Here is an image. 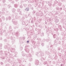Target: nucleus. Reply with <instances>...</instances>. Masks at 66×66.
Here are the masks:
<instances>
[{
  "label": "nucleus",
  "instance_id": "obj_1",
  "mask_svg": "<svg viewBox=\"0 0 66 66\" xmlns=\"http://www.w3.org/2000/svg\"><path fill=\"white\" fill-rule=\"evenodd\" d=\"M12 21L14 24L15 25H17L18 24V22L17 21H16L15 19H13L12 20Z\"/></svg>",
  "mask_w": 66,
  "mask_h": 66
},
{
  "label": "nucleus",
  "instance_id": "obj_2",
  "mask_svg": "<svg viewBox=\"0 0 66 66\" xmlns=\"http://www.w3.org/2000/svg\"><path fill=\"white\" fill-rule=\"evenodd\" d=\"M39 64V61L37 60H36L35 62V64L36 65H38V64Z\"/></svg>",
  "mask_w": 66,
  "mask_h": 66
},
{
  "label": "nucleus",
  "instance_id": "obj_3",
  "mask_svg": "<svg viewBox=\"0 0 66 66\" xmlns=\"http://www.w3.org/2000/svg\"><path fill=\"white\" fill-rule=\"evenodd\" d=\"M25 50L26 52L27 53H29V51H30V50L29 48H25Z\"/></svg>",
  "mask_w": 66,
  "mask_h": 66
},
{
  "label": "nucleus",
  "instance_id": "obj_4",
  "mask_svg": "<svg viewBox=\"0 0 66 66\" xmlns=\"http://www.w3.org/2000/svg\"><path fill=\"white\" fill-rule=\"evenodd\" d=\"M15 51V48H12L11 50V51L12 52H14Z\"/></svg>",
  "mask_w": 66,
  "mask_h": 66
},
{
  "label": "nucleus",
  "instance_id": "obj_5",
  "mask_svg": "<svg viewBox=\"0 0 66 66\" xmlns=\"http://www.w3.org/2000/svg\"><path fill=\"white\" fill-rule=\"evenodd\" d=\"M9 1H10L11 3H14V0H9Z\"/></svg>",
  "mask_w": 66,
  "mask_h": 66
},
{
  "label": "nucleus",
  "instance_id": "obj_6",
  "mask_svg": "<svg viewBox=\"0 0 66 66\" xmlns=\"http://www.w3.org/2000/svg\"><path fill=\"white\" fill-rule=\"evenodd\" d=\"M44 65H45L46 66H48V63H47V62H45L44 63Z\"/></svg>",
  "mask_w": 66,
  "mask_h": 66
},
{
  "label": "nucleus",
  "instance_id": "obj_7",
  "mask_svg": "<svg viewBox=\"0 0 66 66\" xmlns=\"http://www.w3.org/2000/svg\"><path fill=\"white\" fill-rule=\"evenodd\" d=\"M25 10L26 11L28 12V11H29V8H26L25 9Z\"/></svg>",
  "mask_w": 66,
  "mask_h": 66
},
{
  "label": "nucleus",
  "instance_id": "obj_8",
  "mask_svg": "<svg viewBox=\"0 0 66 66\" xmlns=\"http://www.w3.org/2000/svg\"><path fill=\"white\" fill-rule=\"evenodd\" d=\"M22 55L23 56H26V54H25L24 53H23V52H22Z\"/></svg>",
  "mask_w": 66,
  "mask_h": 66
},
{
  "label": "nucleus",
  "instance_id": "obj_9",
  "mask_svg": "<svg viewBox=\"0 0 66 66\" xmlns=\"http://www.w3.org/2000/svg\"><path fill=\"white\" fill-rule=\"evenodd\" d=\"M12 12H14L15 11H16V10H15V9L13 8L12 10Z\"/></svg>",
  "mask_w": 66,
  "mask_h": 66
},
{
  "label": "nucleus",
  "instance_id": "obj_10",
  "mask_svg": "<svg viewBox=\"0 0 66 66\" xmlns=\"http://www.w3.org/2000/svg\"><path fill=\"white\" fill-rule=\"evenodd\" d=\"M59 21V19H56L55 21V22H56V23L57 22H58Z\"/></svg>",
  "mask_w": 66,
  "mask_h": 66
},
{
  "label": "nucleus",
  "instance_id": "obj_11",
  "mask_svg": "<svg viewBox=\"0 0 66 66\" xmlns=\"http://www.w3.org/2000/svg\"><path fill=\"white\" fill-rule=\"evenodd\" d=\"M14 6L15 7H16L17 8L18 7V5L17 4H15L14 5Z\"/></svg>",
  "mask_w": 66,
  "mask_h": 66
},
{
  "label": "nucleus",
  "instance_id": "obj_12",
  "mask_svg": "<svg viewBox=\"0 0 66 66\" xmlns=\"http://www.w3.org/2000/svg\"><path fill=\"white\" fill-rule=\"evenodd\" d=\"M2 44L0 43V49H1L2 48L1 47H2Z\"/></svg>",
  "mask_w": 66,
  "mask_h": 66
},
{
  "label": "nucleus",
  "instance_id": "obj_13",
  "mask_svg": "<svg viewBox=\"0 0 66 66\" xmlns=\"http://www.w3.org/2000/svg\"><path fill=\"white\" fill-rule=\"evenodd\" d=\"M29 60L31 62V61H32V58H30L29 59Z\"/></svg>",
  "mask_w": 66,
  "mask_h": 66
},
{
  "label": "nucleus",
  "instance_id": "obj_14",
  "mask_svg": "<svg viewBox=\"0 0 66 66\" xmlns=\"http://www.w3.org/2000/svg\"><path fill=\"white\" fill-rule=\"evenodd\" d=\"M56 35L55 34H54L53 35V37L54 38H55L56 37Z\"/></svg>",
  "mask_w": 66,
  "mask_h": 66
},
{
  "label": "nucleus",
  "instance_id": "obj_15",
  "mask_svg": "<svg viewBox=\"0 0 66 66\" xmlns=\"http://www.w3.org/2000/svg\"><path fill=\"white\" fill-rule=\"evenodd\" d=\"M55 3L56 4H57V3H58V2L56 0H55Z\"/></svg>",
  "mask_w": 66,
  "mask_h": 66
},
{
  "label": "nucleus",
  "instance_id": "obj_16",
  "mask_svg": "<svg viewBox=\"0 0 66 66\" xmlns=\"http://www.w3.org/2000/svg\"><path fill=\"white\" fill-rule=\"evenodd\" d=\"M2 19H3V20H5V18L4 16H3L2 17Z\"/></svg>",
  "mask_w": 66,
  "mask_h": 66
},
{
  "label": "nucleus",
  "instance_id": "obj_17",
  "mask_svg": "<svg viewBox=\"0 0 66 66\" xmlns=\"http://www.w3.org/2000/svg\"><path fill=\"white\" fill-rule=\"evenodd\" d=\"M8 47H7V45H5L4 46V48L5 49H6Z\"/></svg>",
  "mask_w": 66,
  "mask_h": 66
},
{
  "label": "nucleus",
  "instance_id": "obj_18",
  "mask_svg": "<svg viewBox=\"0 0 66 66\" xmlns=\"http://www.w3.org/2000/svg\"><path fill=\"white\" fill-rule=\"evenodd\" d=\"M22 24H23V25H24V24H25V22H24V21H23L22 22Z\"/></svg>",
  "mask_w": 66,
  "mask_h": 66
},
{
  "label": "nucleus",
  "instance_id": "obj_19",
  "mask_svg": "<svg viewBox=\"0 0 66 66\" xmlns=\"http://www.w3.org/2000/svg\"><path fill=\"white\" fill-rule=\"evenodd\" d=\"M51 19L50 18L49 20H47V21H48L49 22L50 21H51Z\"/></svg>",
  "mask_w": 66,
  "mask_h": 66
},
{
  "label": "nucleus",
  "instance_id": "obj_20",
  "mask_svg": "<svg viewBox=\"0 0 66 66\" xmlns=\"http://www.w3.org/2000/svg\"><path fill=\"white\" fill-rule=\"evenodd\" d=\"M5 8H3L2 9V11H5Z\"/></svg>",
  "mask_w": 66,
  "mask_h": 66
},
{
  "label": "nucleus",
  "instance_id": "obj_21",
  "mask_svg": "<svg viewBox=\"0 0 66 66\" xmlns=\"http://www.w3.org/2000/svg\"><path fill=\"white\" fill-rule=\"evenodd\" d=\"M52 5V4L50 3H49L48 4V5H49V6H51Z\"/></svg>",
  "mask_w": 66,
  "mask_h": 66
},
{
  "label": "nucleus",
  "instance_id": "obj_22",
  "mask_svg": "<svg viewBox=\"0 0 66 66\" xmlns=\"http://www.w3.org/2000/svg\"><path fill=\"white\" fill-rule=\"evenodd\" d=\"M18 61L19 62V63L20 64V63H21V61L20 60H18Z\"/></svg>",
  "mask_w": 66,
  "mask_h": 66
},
{
  "label": "nucleus",
  "instance_id": "obj_23",
  "mask_svg": "<svg viewBox=\"0 0 66 66\" xmlns=\"http://www.w3.org/2000/svg\"><path fill=\"white\" fill-rule=\"evenodd\" d=\"M58 29H54V31H56V32H57V30H58Z\"/></svg>",
  "mask_w": 66,
  "mask_h": 66
},
{
  "label": "nucleus",
  "instance_id": "obj_24",
  "mask_svg": "<svg viewBox=\"0 0 66 66\" xmlns=\"http://www.w3.org/2000/svg\"><path fill=\"white\" fill-rule=\"evenodd\" d=\"M2 53H3L2 51H0V54H2Z\"/></svg>",
  "mask_w": 66,
  "mask_h": 66
},
{
  "label": "nucleus",
  "instance_id": "obj_25",
  "mask_svg": "<svg viewBox=\"0 0 66 66\" xmlns=\"http://www.w3.org/2000/svg\"><path fill=\"white\" fill-rule=\"evenodd\" d=\"M20 11V9H18L17 10V11L18 12H19V11Z\"/></svg>",
  "mask_w": 66,
  "mask_h": 66
},
{
  "label": "nucleus",
  "instance_id": "obj_26",
  "mask_svg": "<svg viewBox=\"0 0 66 66\" xmlns=\"http://www.w3.org/2000/svg\"><path fill=\"white\" fill-rule=\"evenodd\" d=\"M8 19H9V20H11V18L10 16H9Z\"/></svg>",
  "mask_w": 66,
  "mask_h": 66
},
{
  "label": "nucleus",
  "instance_id": "obj_27",
  "mask_svg": "<svg viewBox=\"0 0 66 66\" xmlns=\"http://www.w3.org/2000/svg\"><path fill=\"white\" fill-rule=\"evenodd\" d=\"M20 8H21V9H22V7H22V5H21L20 6Z\"/></svg>",
  "mask_w": 66,
  "mask_h": 66
},
{
  "label": "nucleus",
  "instance_id": "obj_28",
  "mask_svg": "<svg viewBox=\"0 0 66 66\" xmlns=\"http://www.w3.org/2000/svg\"><path fill=\"white\" fill-rule=\"evenodd\" d=\"M14 54L15 55H16L17 54H18L17 52H15L14 53Z\"/></svg>",
  "mask_w": 66,
  "mask_h": 66
},
{
  "label": "nucleus",
  "instance_id": "obj_29",
  "mask_svg": "<svg viewBox=\"0 0 66 66\" xmlns=\"http://www.w3.org/2000/svg\"><path fill=\"white\" fill-rule=\"evenodd\" d=\"M41 36H44V33H42L41 34Z\"/></svg>",
  "mask_w": 66,
  "mask_h": 66
},
{
  "label": "nucleus",
  "instance_id": "obj_30",
  "mask_svg": "<svg viewBox=\"0 0 66 66\" xmlns=\"http://www.w3.org/2000/svg\"><path fill=\"white\" fill-rule=\"evenodd\" d=\"M38 52H37L36 53V55H38Z\"/></svg>",
  "mask_w": 66,
  "mask_h": 66
},
{
  "label": "nucleus",
  "instance_id": "obj_31",
  "mask_svg": "<svg viewBox=\"0 0 66 66\" xmlns=\"http://www.w3.org/2000/svg\"><path fill=\"white\" fill-rule=\"evenodd\" d=\"M12 43H14L15 42V40L14 39H13L12 41Z\"/></svg>",
  "mask_w": 66,
  "mask_h": 66
},
{
  "label": "nucleus",
  "instance_id": "obj_32",
  "mask_svg": "<svg viewBox=\"0 0 66 66\" xmlns=\"http://www.w3.org/2000/svg\"><path fill=\"white\" fill-rule=\"evenodd\" d=\"M42 46H44V43H42Z\"/></svg>",
  "mask_w": 66,
  "mask_h": 66
},
{
  "label": "nucleus",
  "instance_id": "obj_33",
  "mask_svg": "<svg viewBox=\"0 0 66 66\" xmlns=\"http://www.w3.org/2000/svg\"><path fill=\"white\" fill-rule=\"evenodd\" d=\"M5 1H6L5 0H3V2L4 3L5 2Z\"/></svg>",
  "mask_w": 66,
  "mask_h": 66
},
{
  "label": "nucleus",
  "instance_id": "obj_34",
  "mask_svg": "<svg viewBox=\"0 0 66 66\" xmlns=\"http://www.w3.org/2000/svg\"><path fill=\"white\" fill-rule=\"evenodd\" d=\"M22 39H25V38L24 37H22Z\"/></svg>",
  "mask_w": 66,
  "mask_h": 66
},
{
  "label": "nucleus",
  "instance_id": "obj_35",
  "mask_svg": "<svg viewBox=\"0 0 66 66\" xmlns=\"http://www.w3.org/2000/svg\"><path fill=\"white\" fill-rule=\"evenodd\" d=\"M36 15L37 16H39V14H38V13H36Z\"/></svg>",
  "mask_w": 66,
  "mask_h": 66
},
{
  "label": "nucleus",
  "instance_id": "obj_36",
  "mask_svg": "<svg viewBox=\"0 0 66 66\" xmlns=\"http://www.w3.org/2000/svg\"><path fill=\"white\" fill-rule=\"evenodd\" d=\"M16 34H17L18 35H19V33H18V32H16Z\"/></svg>",
  "mask_w": 66,
  "mask_h": 66
},
{
  "label": "nucleus",
  "instance_id": "obj_37",
  "mask_svg": "<svg viewBox=\"0 0 66 66\" xmlns=\"http://www.w3.org/2000/svg\"><path fill=\"white\" fill-rule=\"evenodd\" d=\"M41 60H42V61H43V60H45V59H44V58H42L41 59Z\"/></svg>",
  "mask_w": 66,
  "mask_h": 66
},
{
  "label": "nucleus",
  "instance_id": "obj_38",
  "mask_svg": "<svg viewBox=\"0 0 66 66\" xmlns=\"http://www.w3.org/2000/svg\"><path fill=\"white\" fill-rule=\"evenodd\" d=\"M58 50H61V49L60 48V47H58Z\"/></svg>",
  "mask_w": 66,
  "mask_h": 66
},
{
  "label": "nucleus",
  "instance_id": "obj_39",
  "mask_svg": "<svg viewBox=\"0 0 66 66\" xmlns=\"http://www.w3.org/2000/svg\"><path fill=\"white\" fill-rule=\"evenodd\" d=\"M59 29H60V28H61V26H59Z\"/></svg>",
  "mask_w": 66,
  "mask_h": 66
},
{
  "label": "nucleus",
  "instance_id": "obj_40",
  "mask_svg": "<svg viewBox=\"0 0 66 66\" xmlns=\"http://www.w3.org/2000/svg\"><path fill=\"white\" fill-rule=\"evenodd\" d=\"M31 41L32 42V43H33V42H34V41H33V39H31Z\"/></svg>",
  "mask_w": 66,
  "mask_h": 66
},
{
  "label": "nucleus",
  "instance_id": "obj_41",
  "mask_svg": "<svg viewBox=\"0 0 66 66\" xmlns=\"http://www.w3.org/2000/svg\"><path fill=\"white\" fill-rule=\"evenodd\" d=\"M19 14L20 15H21V12H20Z\"/></svg>",
  "mask_w": 66,
  "mask_h": 66
},
{
  "label": "nucleus",
  "instance_id": "obj_42",
  "mask_svg": "<svg viewBox=\"0 0 66 66\" xmlns=\"http://www.w3.org/2000/svg\"><path fill=\"white\" fill-rule=\"evenodd\" d=\"M7 53V51H5L4 52V54H5V53Z\"/></svg>",
  "mask_w": 66,
  "mask_h": 66
},
{
  "label": "nucleus",
  "instance_id": "obj_43",
  "mask_svg": "<svg viewBox=\"0 0 66 66\" xmlns=\"http://www.w3.org/2000/svg\"><path fill=\"white\" fill-rule=\"evenodd\" d=\"M56 10H59V8H56Z\"/></svg>",
  "mask_w": 66,
  "mask_h": 66
},
{
  "label": "nucleus",
  "instance_id": "obj_44",
  "mask_svg": "<svg viewBox=\"0 0 66 66\" xmlns=\"http://www.w3.org/2000/svg\"><path fill=\"white\" fill-rule=\"evenodd\" d=\"M5 55H7V53H5Z\"/></svg>",
  "mask_w": 66,
  "mask_h": 66
},
{
  "label": "nucleus",
  "instance_id": "obj_45",
  "mask_svg": "<svg viewBox=\"0 0 66 66\" xmlns=\"http://www.w3.org/2000/svg\"><path fill=\"white\" fill-rule=\"evenodd\" d=\"M31 23H33V20H31Z\"/></svg>",
  "mask_w": 66,
  "mask_h": 66
},
{
  "label": "nucleus",
  "instance_id": "obj_46",
  "mask_svg": "<svg viewBox=\"0 0 66 66\" xmlns=\"http://www.w3.org/2000/svg\"><path fill=\"white\" fill-rule=\"evenodd\" d=\"M1 65H2V64H3V63H2V62H1Z\"/></svg>",
  "mask_w": 66,
  "mask_h": 66
},
{
  "label": "nucleus",
  "instance_id": "obj_47",
  "mask_svg": "<svg viewBox=\"0 0 66 66\" xmlns=\"http://www.w3.org/2000/svg\"><path fill=\"white\" fill-rule=\"evenodd\" d=\"M41 54H44V53L43 52H42L41 53Z\"/></svg>",
  "mask_w": 66,
  "mask_h": 66
},
{
  "label": "nucleus",
  "instance_id": "obj_48",
  "mask_svg": "<svg viewBox=\"0 0 66 66\" xmlns=\"http://www.w3.org/2000/svg\"><path fill=\"white\" fill-rule=\"evenodd\" d=\"M10 47L8 48V50H10Z\"/></svg>",
  "mask_w": 66,
  "mask_h": 66
},
{
  "label": "nucleus",
  "instance_id": "obj_49",
  "mask_svg": "<svg viewBox=\"0 0 66 66\" xmlns=\"http://www.w3.org/2000/svg\"><path fill=\"white\" fill-rule=\"evenodd\" d=\"M9 28L10 29H11V28H12V27L11 26H10V27Z\"/></svg>",
  "mask_w": 66,
  "mask_h": 66
},
{
  "label": "nucleus",
  "instance_id": "obj_50",
  "mask_svg": "<svg viewBox=\"0 0 66 66\" xmlns=\"http://www.w3.org/2000/svg\"><path fill=\"white\" fill-rule=\"evenodd\" d=\"M33 14H34L35 13V12H34V11H33Z\"/></svg>",
  "mask_w": 66,
  "mask_h": 66
},
{
  "label": "nucleus",
  "instance_id": "obj_51",
  "mask_svg": "<svg viewBox=\"0 0 66 66\" xmlns=\"http://www.w3.org/2000/svg\"><path fill=\"white\" fill-rule=\"evenodd\" d=\"M49 39H47V40H48L47 41H48V40H49Z\"/></svg>",
  "mask_w": 66,
  "mask_h": 66
},
{
  "label": "nucleus",
  "instance_id": "obj_52",
  "mask_svg": "<svg viewBox=\"0 0 66 66\" xmlns=\"http://www.w3.org/2000/svg\"><path fill=\"white\" fill-rule=\"evenodd\" d=\"M6 20L7 21V20L8 19H7V18H6Z\"/></svg>",
  "mask_w": 66,
  "mask_h": 66
},
{
  "label": "nucleus",
  "instance_id": "obj_53",
  "mask_svg": "<svg viewBox=\"0 0 66 66\" xmlns=\"http://www.w3.org/2000/svg\"><path fill=\"white\" fill-rule=\"evenodd\" d=\"M60 10H62V8H60Z\"/></svg>",
  "mask_w": 66,
  "mask_h": 66
},
{
  "label": "nucleus",
  "instance_id": "obj_54",
  "mask_svg": "<svg viewBox=\"0 0 66 66\" xmlns=\"http://www.w3.org/2000/svg\"><path fill=\"white\" fill-rule=\"evenodd\" d=\"M4 42H6V40L5 39H4Z\"/></svg>",
  "mask_w": 66,
  "mask_h": 66
},
{
  "label": "nucleus",
  "instance_id": "obj_55",
  "mask_svg": "<svg viewBox=\"0 0 66 66\" xmlns=\"http://www.w3.org/2000/svg\"><path fill=\"white\" fill-rule=\"evenodd\" d=\"M27 42L28 43H29V41H28Z\"/></svg>",
  "mask_w": 66,
  "mask_h": 66
},
{
  "label": "nucleus",
  "instance_id": "obj_56",
  "mask_svg": "<svg viewBox=\"0 0 66 66\" xmlns=\"http://www.w3.org/2000/svg\"><path fill=\"white\" fill-rule=\"evenodd\" d=\"M38 39V40H41V39Z\"/></svg>",
  "mask_w": 66,
  "mask_h": 66
},
{
  "label": "nucleus",
  "instance_id": "obj_57",
  "mask_svg": "<svg viewBox=\"0 0 66 66\" xmlns=\"http://www.w3.org/2000/svg\"><path fill=\"white\" fill-rule=\"evenodd\" d=\"M2 21L1 20V19H0V22H1Z\"/></svg>",
  "mask_w": 66,
  "mask_h": 66
},
{
  "label": "nucleus",
  "instance_id": "obj_58",
  "mask_svg": "<svg viewBox=\"0 0 66 66\" xmlns=\"http://www.w3.org/2000/svg\"><path fill=\"white\" fill-rule=\"evenodd\" d=\"M5 30L3 31V32L4 33V32H5Z\"/></svg>",
  "mask_w": 66,
  "mask_h": 66
},
{
  "label": "nucleus",
  "instance_id": "obj_59",
  "mask_svg": "<svg viewBox=\"0 0 66 66\" xmlns=\"http://www.w3.org/2000/svg\"><path fill=\"white\" fill-rule=\"evenodd\" d=\"M25 48H27V46H26Z\"/></svg>",
  "mask_w": 66,
  "mask_h": 66
},
{
  "label": "nucleus",
  "instance_id": "obj_60",
  "mask_svg": "<svg viewBox=\"0 0 66 66\" xmlns=\"http://www.w3.org/2000/svg\"><path fill=\"white\" fill-rule=\"evenodd\" d=\"M45 24H47V22H45Z\"/></svg>",
  "mask_w": 66,
  "mask_h": 66
},
{
  "label": "nucleus",
  "instance_id": "obj_61",
  "mask_svg": "<svg viewBox=\"0 0 66 66\" xmlns=\"http://www.w3.org/2000/svg\"><path fill=\"white\" fill-rule=\"evenodd\" d=\"M31 9H32V10H33V7H31Z\"/></svg>",
  "mask_w": 66,
  "mask_h": 66
},
{
  "label": "nucleus",
  "instance_id": "obj_62",
  "mask_svg": "<svg viewBox=\"0 0 66 66\" xmlns=\"http://www.w3.org/2000/svg\"><path fill=\"white\" fill-rule=\"evenodd\" d=\"M1 12H0V14H1Z\"/></svg>",
  "mask_w": 66,
  "mask_h": 66
},
{
  "label": "nucleus",
  "instance_id": "obj_63",
  "mask_svg": "<svg viewBox=\"0 0 66 66\" xmlns=\"http://www.w3.org/2000/svg\"><path fill=\"white\" fill-rule=\"evenodd\" d=\"M18 0H16V1H18Z\"/></svg>",
  "mask_w": 66,
  "mask_h": 66
},
{
  "label": "nucleus",
  "instance_id": "obj_64",
  "mask_svg": "<svg viewBox=\"0 0 66 66\" xmlns=\"http://www.w3.org/2000/svg\"><path fill=\"white\" fill-rule=\"evenodd\" d=\"M19 66H21V65H19Z\"/></svg>",
  "mask_w": 66,
  "mask_h": 66
}]
</instances>
